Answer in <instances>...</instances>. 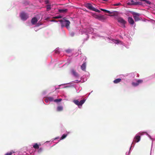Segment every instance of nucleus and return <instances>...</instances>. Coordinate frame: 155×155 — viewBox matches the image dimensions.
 Returning <instances> with one entry per match:
<instances>
[{"label": "nucleus", "instance_id": "1", "mask_svg": "<svg viewBox=\"0 0 155 155\" xmlns=\"http://www.w3.org/2000/svg\"><path fill=\"white\" fill-rule=\"evenodd\" d=\"M85 101V99H83L79 101L78 100H75L73 101V102L80 107H79L80 106H81L82 104L84 103Z\"/></svg>", "mask_w": 155, "mask_h": 155}, {"label": "nucleus", "instance_id": "2", "mask_svg": "<svg viewBox=\"0 0 155 155\" xmlns=\"http://www.w3.org/2000/svg\"><path fill=\"white\" fill-rule=\"evenodd\" d=\"M128 5H141L142 3L140 2H135L133 0H131L127 3Z\"/></svg>", "mask_w": 155, "mask_h": 155}, {"label": "nucleus", "instance_id": "3", "mask_svg": "<svg viewBox=\"0 0 155 155\" xmlns=\"http://www.w3.org/2000/svg\"><path fill=\"white\" fill-rule=\"evenodd\" d=\"M118 21L121 24V27L123 28H125V24L126 23V21L122 18H119L117 19Z\"/></svg>", "mask_w": 155, "mask_h": 155}, {"label": "nucleus", "instance_id": "4", "mask_svg": "<svg viewBox=\"0 0 155 155\" xmlns=\"http://www.w3.org/2000/svg\"><path fill=\"white\" fill-rule=\"evenodd\" d=\"M132 14L133 15L135 21H137L140 20L139 16H140V14L138 13H136L134 12H131Z\"/></svg>", "mask_w": 155, "mask_h": 155}, {"label": "nucleus", "instance_id": "5", "mask_svg": "<svg viewBox=\"0 0 155 155\" xmlns=\"http://www.w3.org/2000/svg\"><path fill=\"white\" fill-rule=\"evenodd\" d=\"M21 19L23 20H26L28 17L27 14L25 13H22L20 15Z\"/></svg>", "mask_w": 155, "mask_h": 155}, {"label": "nucleus", "instance_id": "6", "mask_svg": "<svg viewBox=\"0 0 155 155\" xmlns=\"http://www.w3.org/2000/svg\"><path fill=\"white\" fill-rule=\"evenodd\" d=\"M140 139V136L139 135H136L134 138L133 143L139 142Z\"/></svg>", "mask_w": 155, "mask_h": 155}, {"label": "nucleus", "instance_id": "7", "mask_svg": "<svg viewBox=\"0 0 155 155\" xmlns=\"http://www.w3.org/2000/svg\"><path fill=\"white\" fill-rule=\"evenodd\" d=\"M143 82V81L142 80H139L137 81V82L135 83L133 82L132 83V85L134 86H138L140 84L142 83Z\"/></svg>", "mask_w": 155, "mask_h": 155}, {"label": "nucleus", "instance_id": "8", "mask_svg": "<svg viewBox=\"0 0 155 155\" xmlns=\"http://www.w3.org/2000/svg\"><path fill=\"white\" fill-rule=\"evenodd\" d=\"M85 6L87 8L91 10H93L94 7H93L91 4L89 3H87L85 4Z\"/></svg>", "mask_w": 155, "mask_h": 155}, {"label": "nucleus", "instance_id": "9", "mask_svg": "<svg viewBox=\"0 0 155 155\" xmlns=\"http://www.w3.org/2000/svg\"><path fill=\"white\" fill-rule=\"evenodd\" d=\"M38 21V20L36 17L33 18L31 20V23L33 25L35 24Z\"/></svg>", "mask_w": 155, "mask_h": 155}, {"label": "nucleus", "instance_id": "10", "mask_svg": "<svg viewBox=\"0 0 155 155\" xmlns=\"http://www.w3.org/2000/svg\"><path fill=\"white\" fill-rule=\"evenodd\" d=\"M106 19V18L104 16L99 15V16L98 20L101 21H104Z\"/></svg>", "mask_w": 155, "mask_h": 155}, {"label": "nucleus", "instance_id": "11", "mask_svg": "<svg viewBox=\"0 0 155 155\" xmlns=\"http://www.w3.org/2000/svg\"><path fill=\"white\" fill-rule=\"evenodd\" d=\"M128 21L129 23L131 25H133L134 23V21L133 19L132 18L130 17H129L128 18Z\"/></svg>", "mask_w": 155, "mask_h": 155}, {"label": "nucleus", "instance_id": "12", "mask_svg": "<svg viewBox=\"0 0 155 155\" xmlns=\"http://www.w3.org/2000/svg\"><path fill=\"white\" fill-rule=\"evenodd\" d=\"M86 67V63L84 62L81 66V69L83 71H85Z\"/></svg>", "mask_w": 155, "mask_h": 155}, {"label": "nucleus", "instance_id": "13", "mask_svg": "<svg viewBox=\"0 0 155 155\" xmlns=\"http://www.w3.org/2000/svg\"><path fill=\"white\" fill-rule=\"evenodd\" d=\"M63 19L64 20V21L62 20H59V21L61 22V26L62 27H64V22H65V20H67L65 18H63Z\"/></svg>", "mask_w": 155, "mask_h": 155}, {"label": "nucleus", "instance_id": "14", "mask_svg": "<svg viewBox=\"0 0 155 155\" xmlns=\"http://www.w3.org/2000/svg\"><path fill=\"white\" fill-rule=\"evenodd\" d=\"M65 22H66V23L65 24V26L67 28H68L70 24V22L68 20H65Z\"/></svg>", "mask_w": 155, "mask_h": 155}, {"label": "nucleus", "instance_id": "15", "mask_svg": "<svg viewBox=\"0 0 155 155\" xmlns=\"http://www.w3.org/2000/svg\"><path fill=\"white\" fill-rule=\"evenodd\" d=\"M72 72L73 74V75L76 77H78L79 76V74L78 73L75 71L74 70H72Z\"/></svg>", "mask_w": 155, "mask_h": 155}, {"label": "nucleus", "instance_id": "16", "mask_svg": "<svg viewBox=\"0 0 155 155\" xmlns=\"http://www.w3.org/2000/svg\"><path fill=\"white\" fill-rule=\"evenodd\" d=\"M58 11L60 13H64L67 12L68 11V9H59Z\"/></svg>", "mask_w": 155, "mask_h": 155}, {"label": "nucleus", "instance_id": "17", "mask_svg": "<svg viewBox=\"0 0 155 155\" xmlns=\"http://www.w3.org/2000/svg\"><path fill=\"white\" fill-rule=\"evenodd\" d=\"M57 110L58 111H61L63 110V107L62 106H58L57 107Z\"/></svg>", "mask_w": 155, "mask_h": 155}, {"label": "nucleus", "instance_id": "18", "mask_svg": "<svg viewBox=\"0 0 155 155\" xmlns=\"http://www.w3.org/2000/svg\"><path fill=\"white\" fill-rule=\"evenodd\" d=\"M121 81V79L120 78H117L114 81V83L117 84L120 82Z\"/></svg>", "mask_w": 155, "mask_h": 155}, {"label": "nucleus", "instance_id": "19", "mask_svg": "<svg viewBox=\"0 0 155 155\" xmlns=\"http://www.w3.org/2000/svg\"><path fill=\"white\" fill-rule=\"evenodd\" d=\"M33 147L35 149H38L39 148V146L37 143H35L33 146Z\"/></svg>", "mask_w": 155, "mask_h": 155}, {"label": "nucleus", "instance_id": "20", "mask_svg": "<svg viewBox=\"0 0 155 155\" xmlns=\"http://www.w3.org/2000/svg\"><path fill=\"white\" fill-rule=\"evenodd\" d=\"M101 10L103 12H106L107 13H108L109 14L111 13V12H110L109 11H108V10H106L104 9H101Z\"/></svg>", "mask_w": 155, "mask_h": 155}, {"label": "nucleus", "instance_id": "21", "mask_svg": "<svg viewBox=\"0 0 155 155\" xmlns=\"http://www.w3.org/2000/svg\"><path fill=\"white\" fill-rule=\"evenodd\" d=\"M67 136V134H63L61 138V140H62L65 138Z\"/></svg>", "mask_w": 155, "mask_h": 155}, {"label": "nucleus", "instance_id": "22", "mask_svg": "<svg viewBox=\"0 0 155 155\" xmlns=\"http://www.w3.org/2000/svg\"><path fill=\"white\" fill-rule=\"evenodd\" d=\"M46 7L47 11H49L51 9V5H47L46 6Z\"/></svg>", "mask_w": 155, "mask_h": 155}, {"label": "nucleus", "instance_id": "23", "mask_svg": "<svg viewBox=\"0 0 155 155\" xmlns=\"http://www.w3.org/2000/svg\"><path fill=\"white\" fill-rule=\"evenodd\" d=\"M140 1H142L145 2L147 4H151L150 2L149 1H147V0H140Z\"/></svg>", "mask_w": 155, "mask_h": 155}, {"label": "nucleus", "instance_id": "24", "mask_svg": "<svg viewBox=\"0 0 155 155\" xmlns=\"http://www.w3.org/2000/svg\"><path fill=\"white\" fill-rule=\"evenodd\" d=\"M62 100L61 99H56L54 100V101L56 102H60Z\"/></svg>", "mask_w": 155, "mask_h": 155}, {"label": "nucleus", "instance_id": "25", "mask_svg": "<svg viewBox=\"0 0 155 155\" xmlns=\"http://www.w3.org/2000/svg\"><path fill=\"white\" fill-rule=\"evenodd\" d=\"M62 18V16L60 15H58V16H55V17H54L53 18L54 19H57V18Z\"/></svg>", "mask_w": 155, "mask_h": 155}, {"label": "nucleus", "instance_id": "26", "mask_svg": "<svg viewBox=\"0 0 155 155\" xmlns=\"http://www.w3.org/2000/svg\"><path fill=\"white\" fill-rule=\"evenodd\" d=\"M93 11H94L96 12H101L100 10H99L97 9H96L95 8H94V9H93Z\"/></svg>", "mask_w": 155, "mask_h": 155}, {"label": "nucleus", "instance_id": "27", "mask_svg": "<svg viewBox=\"0 0 155 155\" xmlns=\"http://www.w3.org/2000/svg\"><path fill=\"white\" fill-rule=\"evenodd\" d=\"M99 15H98L96 14H94V17L96 19H98L99 17Z\"/></svg>", "mask_w": 155, "mask_h": 155}, {"label": "nucleus", "instance_id": "28", "mask_svg": "<svg viewBox=\"0 0 155 155\" xmlns=\"http://www.w3.org/2000/svg\"><path fill=\"white\" fill-rule=\"evenodd\" d=\"M65 51L67 53H69L72 51V50L70 49H68L66 50Z\"/></svg>", "mask_w": 155, "mask_h": 155}, {"label": "nucleus", "instance_id": "29", "mask_svg": "<svg viewBox=\"0 0 155 155\" xmlns=\"http://www.w3.org/2000/svg\"><path fill=\"white\" fill-rule=\"evenodd\" d=\"M48 98V100L49 101H54L53 98L52 97H49Z\"/></svg>", "mask_w": 155, "mask_h": 155}, {"label": "nucleus", "instance_id": "30", "mask_svg": "<svg viewBox=\"0 0 155 155\" xmlns=\"http://www.w3.org/2000/svg\"><path fill=\"white\" fill-rule=\"evenodd\" d=\"M12 152H10L7 153L5 154V155H12Z\"/></svg>", "mask_w": 155, "mask_h": 155}, {"label": "nucleus", "instance_id": "31", "mask_svg": "<svg viewBox=\"0 0 155 155\" xmlns=\"http://www.w3.org/2000/svg\"><path fill=\"white\" fill-rule=\"evenodd\" d=\"M120 5H121V4L120 3H118L114 4V6H119Z\"/></svg>", "mask_w": 155, "mask_h": 155}, {"label": "nucleus", "instance_id": "32", "mask_svg": "<svg viewBox=\"0 0 155 155\" xmlns=\"http://www.w3.org/2000/svg\"><path fill=\"white\" fill-rule=\"evenodd\" d=\"M74 35V32H71V36H73Z\"/></svg>", "mask_w": 155, "mask_h": 155}, {"label": "nucleus", "instance_id": "33", "mask_svg": "<svg viewBox=\"0 0 155 155\" xmlns=\"http://www.w3.org/2000/svg\"><path fill=\"white\" fill-rule=\"evenodd\" d=\"M45 101L46 102L48 103V99H45Z\"/></svg>", "mask_w": 155, "mask_h": 155}, {"label": "nucleus", "instance_id": "34", "mask_svg": "<svg viewBox=\"0 0 155 155\" xmlns=\"http://www.w3.org/2000/svg\"><path fill=\"white\" fill-rule=\"evenodd\" d=\"M42 148H41L39 149L38 152H40L42 151Z\"/></svg>", "mask_w": 155, "mask_h": 155}, {"label": "nucleus", "instance_id": "35", "mask_svg": "<svg viewBox=\"0 0 155 155\" xmlns=\"http://www.w3.org/2000/svg\"><path fill=\"white\" fill-rule=\"evenodd\" d=\"M50 21H53V22H57V21H56V20H54V19H52V20H50Z\"/></svg>", "mask_w": 155, "mask_h": 155}, {"label": "nucleus", "instance_id": "36", "mask_svg": "<svg viewBox=\"0 0 155 155\" xmlns=\"http://www.w3.org/2000/svg\"><path fill=\"white\" fill-rule=\"evenodd\" d=\"M48 2V1H47V2H46V3H47Z\"/></svg>", "mask_w": 155, "mask_h": 155}]
</instances>
